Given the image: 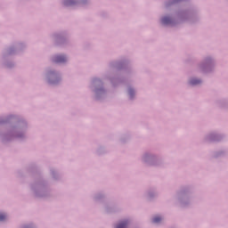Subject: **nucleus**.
Wrapping results in <instances>:
<instances>
[{"label": "nucleus", "mask_w": 228, "mask_h": 228, "mask_svg": "<svg viewBox=\"0 0 228 228\" xmlns=\"http://www.w3.org/2000/svg\"><path fill=\"white\" fill-rule=\"evenodd\" d=\"M74 0H65L64 1V4L65 6H72V4H74Z\"/></svg>", "instance_id": "3"}, {"label": "nucleus", "mask_w": 228, "mask_h": 228, "mask_svg": "<svg viewBox=\"0 0 228 228\" xmlns=\"http://www.w3.org/2000/svg\"><path fill=\"white\" fill-rule=\"evenodd\" d=\"M170 22H171V20L169 17H164L162 19V24H170Z\"/></svg>", "instance_id": "4"}, {"label": "nucleus", "mask_w": 228, "mask_h": 228, "mask_svg": "<svg viewBox=\"0 0 228 228\" xmlns=\"http://www.w3.org/2000/svg\"><path fill=\"white\" fill-rule=\"evenodd\" d=\"M190 84L191 85H200V80L193 78L190 81Z\"/></svg>", "instance_id": "5"}, {"label": "nucleus", "mask_w": 228, "mask_h": 228, "mask_svg": "<svg viewBox=\"0 0 228 228\" xmlns=\"http://www.w3.org/2000/svg\"><path fill=\"white\" fill-rule=\"evenodd\" d=\"M4 220H6V215H4V214H0V222H3V221H4Z\"/></svg>", "instance_id": "7"}, {"label": "nucleus", "mask_w": 228, "mask_h": 228, "mask_svg": "<svg viewBox=\"0 0 228 228\" xmlns=\"http://www.w3.org/2000/svg\"><path fill=\"white\" fill-rule=\"evenodd\" d=\"M134 91L133 89H129V95L132 97L134 95Z\"/></svg>", "instance_id": "8"}, {"label": "nucleus", "mask_w": 228, "mask_h": 228, "mask_svg": "<svg viewBox=\"0 0 228 228\" xmlns=\"http://www.w3.org/2000/svg\"><path fill=\"white\" fill-rule=\"evenodd\" d=\"M53 61L55 63H65V61H67V57L63 56V55H57Z\"/></svg>", "instance_id": "1"}, {"label": "nucleus", "mask_w": 228, "mask_h": 228, "mask_svg": "<svg viewBox=\"0 0 228 228\" xmlns=\"http://www.w3.org/2000/svg\"><path fill=\"white\" fill-rule=\"evenodd\" d=\"M161 222V216H155L153 218V224H159Z\"/></svg>", "instance_id": "6"}, {"label": "nucleus", "mask_w": 228, "mask_h": 228, "mask_svg": "<svg viewBox=\"0 0 228 228\" xmlns=\"http://www.w3.org/2000/svg\"><path fill=\"white\" fill-rule=\"evenodd\" d=\"M117 228H127V221H123L119 223Z\"/></svg>", "instance_id": "2"}]
</instances>
